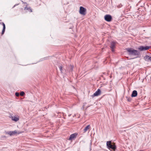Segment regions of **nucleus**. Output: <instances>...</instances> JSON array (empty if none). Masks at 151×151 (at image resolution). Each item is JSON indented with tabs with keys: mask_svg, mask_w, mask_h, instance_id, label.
<instances>
[{
	"mask_svg": "<svg viewBox=\"0 0 151 151\" xmlns=\"http://www.w3.org/2000/svg\"><path fill=\"white\" fill-rule=\"evenodd\" d=\"M28 8H27V7H25V9H25V10H28Z\"/></svg>",
	"mask_w": 151,
	"mask_h": 151,
	"instance_id": "19",
	"label": "nucleus"
},
{
	"mask_svg": "<svg viewBox=\"0 0 151 151\" xmlns=\"http://www.w3.org/2000/svg\"><path fill=\"white\" fill-rule=\"evenodd\" d=\"M144 60L147 61H151V57L149 56L146 55L144 57Z\"/></svg>",
	"mask_w": 151,
	"mask_h": 151,
	"instance_id": "11",
	"label": "nucleus"
},
{
	"mask_svg": "<svg viewBox=\"0 0 151 151\" xmlns=\"http://www.w3.org/2000/svg\"><path fill=\"white\" fill-rule=\"evenodd\" d=\"M137 92L136 90H134L133 91L131 95L132 97H135L137 96Z\"/></svg>",
	"mask_w": 151,
	"mask_h": 151,
	"instance_id": "13",
	"label": "nucleus"
},
{
	"mask_svg": "<svg viewBox=\"0 0 151 151\" xmlns=\"http://www.w3.org/2000/svg\"><path fill=\"white\" fill-rule=\"evenodd\" d=\"M101 91L99 89H98L93 94V96H97L101 94Z\"/></svg>",
	"mask_w": 151,
	"mask_h": 151,
	"instance_id": "7",
	"label": "nucleus"
},
{
	"mask_svg": "<svg viewBox=\"0 0 151 151\" xmlns=\"http://www.w3.org/2000/svg\"><path fill=\"white\" fill-rule=\"evenodd\" d=\"M150 48V46H146L144 47L143 46H140L139 47L138 49L140 51H142L143 50H147Z\"/></svg>",
	"mask_w": 151,
	"mask_h": 151,
	"instance_id": "4",
	"label": "nucleus"
},
{
	"mask_svg": "<svg viewBox=\"0 0 151 151\" xmlns=\"http://www.w3.org/2000/svg\"><path fill=\"white\" fill-rule=\"evenodd\" d=\"M86 9L84 7L81 6L80 8L79 13L82 15H85L86 14Z\"/></svg>",
	"mask_w": 151,
	"mask_h": 151,
	"instance_id": "3",
	"label": "nucleus"
},
{
	"mask_svg": "<svg viewBox=\"0 0 151 151\" xmlns=\"http://www.w3.org/2000/svg\"><path fill=\"white\" fill-rule=\"evenodd\" d=\"M29 9L30 11V12H32V10L31 9Z\"/></svg>",
	"mask_w": 151,
	"mask_h": 151,
	"instance_id": "20",
	"label": "nucleus"
},
{
	"mask_svg": "<svg viewBox=\"0 0 151 151\" xmlns=\"http://www.w3.org/2000/svg\"><path fill=\"white\" fill-rule=\"evenodd\" d=\"M22 132H18V134L21 133ZM17 132L16 130H15L14 131L12 132H8V134L10 135V136L12 135L15 134L17 133Z\"/></svg>",
	"mask_w": 151,
	"mask_h": 151,
	"instance_id": "10",
	"label": "nucleus"
},
{
	"mask_svg": "<svg viewBox=\"0 0 151 151\" xmlns=\"http://www.w3.org/2000/svg\"><path fill=\"white\" fill-rule=\"evenodd\" d=\"M15 95L17 96H19V93L18 92H16L15 93Z\"/></svg>",
	"mask_w": 151,
	"mask_h": 151,
	"instance_id": "17",
	"label": "nucleus"
},
{
	"mask_svg": "<svg viewBox=\"0 0 151 151\" xmlns=\"http://www.w3.org/2000/svg\"><path fill=\"white\" fill-rule=\"evenodd\" d=\"M59 69L61 72H62V67L61 66L59 67Z\"/></svg>",
	"mask_w": 151,
	"mask_h": 151,
	"instance_id": "18",
	"label": "nucleus"
},
{
	"mask_svg": "<svg viewBox=\"0 0 151 151\" xmlns=\"http://www.w3.org/2000/svg\"><path fill=\"white\" fill-rule=\"evenodd\" d=\"M115 42H112L111 43V46H110V47L112 51L113 52L114 51V49L115 47Z\"/></svg>",
	"mask_w": 151,
	"mask_h": 151,
	"instance_id": "12",
	"label": "nucleus"
},
{
	"mask_svg": "<svg viewBox=\"0 0 151 151\" xmlns=\"http://www.w3.org/2000/svg\"><path fill=\"white\" fill-rule=\"evenodd\" d=\"M106 146L107 148L109 150L111 149L114 151L116 149V146L114 143H111V141H108L106 142Z\"/></svg>",
	"mask_w": 151,
	"mask_h": 151,
	"instance_id": "2",
	"label": "nucleus"
},
{
	"mask_svg": "<svg viewBox=\"0 0 151 151\" xmlns=\"http://www.w3.org/2000/svg\"><path fill=\"white\" fill-rule=\"evenodd\" d=\"M0 24L2 25L3 26V30H2V33H1L2 35H3L4 34V33L5 31V28H6L4 22H1V23H0Z\"/></svg>",
	"mask_w": 151,
	"mask_h": 151,
	"instance_id": "8",
	"label": "nucleus"
},
{
	"mask_svg": "<svg viewBox=\"0 0 151 151\" xmlns=\"http://www.w3.org/2000/svg\"><path fill=\"white\" fill-rule=\"evenodd\" d=\"M127 100L129 101H131V99L130 98H129L127 97H126Z\"/></svg>",
	"mask_w": 151,
	"mask_h": 151,
	"instance_id": "16",
	"label": "nucleus"
},
{
	"mask_svg": "<svg viewBox=\"0 0 151 151\" xmlns=\"http://www.w3.org/2000/svg\"><path fill=\"white\" fill-rule=\"evenodd\" d=\"M10 118H11L12 120L15 122H17L19 120V117L18 116L16 115L12 116V115L10 116Z\"/></svg>",
	"mask_w": 151,
	"mask_h": 151,
	"instance_id": "5",
	"label": "nucleus"
},
{
	"mask_svg": "<svg viewBox=\"0 0 151 151\" xmlns=\"http://www.w3.org/2000/svg\"><path fill=\"white\" fill-rule=\"evenodd\" d=\"M91 127L89 125H87L83 130V132L85 133L88 130H89L90 129Z\"/></svg>",
	"mask_w": 151,
	"mask_h": 151,
	"instance_id": "14",
	"label": "nucleus"
},
{
	"mask_svg": "<svg viewBox=\"0 0 151 151\" xmlns=\"http://www.w3.org/2000/svg\"><path fill=\"white\" fill-rule=\"evenodd\" d=\"M78 134L76 133L71 134L69 138V140L72 139L73 138H75L77 136Z\"/></svg>",
	"mask_w": 151,
	"mask_h": 151,
	"instance_id": "9",
	"label": "nucleus"
},
{
	"mask_svg": "<svg viewBox=\"0 0 151 151\" xmlns=\"http://www.w3.org/2000/svg\"><path fill=\"white\" fill-rule=\"evenodd\" d=\"M104 19L107 22H110L112 19L111 16L109 15H106L104 16Z\"/></svg>",
	"mask_w": 151,
	"mask_h": 151,
	"instance_id": "6",
	"label": "nucleus"
},
{
	"mask_svg": "<svg viewBox=\"0 0 151 151\" xmlns=\"http://www.w3.org/2000/svg\"><path fill=\"white\" fill-rule=\"evenodd\" d=\"M126 50L130 55H138L139 54V52L138 51L133 49L129 48L127 49Z\"/></svg>",
	"mask_w": 151,
	"mask_h": 151,
	"instance_id": "1",
	"label": "nucleus"
},
{
	"mask_svg": "<svg viewBox=\"0 0 151 151\" xmlns=\"http://www.w3.org/2000/svg\"><path fill=\"white\" fill-rule=\"evenodd\" d=\"M25 93H24V92L23 91H22L20 93V95L21 96H23L24 95V94Z\"/></svg>",
	"mask_w": 151,
	"mask_h": 151,
	"instance_id": "15",
	"label": "nucleus"
}]
</instances>
